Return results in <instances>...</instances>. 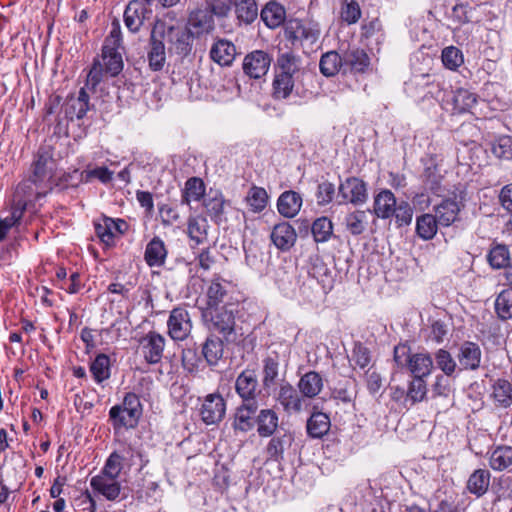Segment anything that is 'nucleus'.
I'll return each instance as SVG.
<instances>
[{"mask_svg":"<svg viewBox=\"0 0 512 512\" xmlns=\"http://www.w3.org/2000/svg\"><path fill=\"white\" fill-rule=\"evenodd\" d=\"M492 152L499 159L511 160L512 138L509 136L498 138L492 145Z\"/></svg>","mask_w":512,"mask_h":512,"instance_id":"nucleus-62","label":"nucleus"},{"mask_svg":"<svg viewBox=\"0 0 512 512\" xmlns=\"http://www.w3.org/2000/svg\"><path fill=\"white\" fill-rule=\"evenodd\" d=\"M490 466L494 470L502 471L512 464V448L508 446L497 447L490 456Z\"/></svg>","mask_w":512,"mask_h":512,"instance_id":"nucleus-46","label":"nucleus"},{"mask_svg":"<svg viewBox=\"0 0 512 512\" xmlns=\"http://www.w3.org/2000/svg\"><path fill=\"white\" fill-rule=\"evenodd\" d=\"M237 18L246 23H252L258 15V8L255 0H239L234 3Z\"/></svg>","mask_w":512,"mask_h":512,"instance_id":"nucleus-48","label":"nucleus"},{"mask_svg":"<svg viewBox=\"0 0 512 512\" xmlns=\"http://www.w3.org/2000/svg\"><path fill=\"white\" fill-rule=\"evenodd\" d=\"M492 388V396L498 406L507 408L512 405V384L508 380L497 379Z\"/></svg>","mask_w":512,"mask_h":512,"instance_id":"nucleus-40","label":"nucleus"},{"mask_svg":"<svg viewBox=\"0 0 512 512\" xmlns=\"http://www.w3.org/2000/svg\"><path fill=\"white\" fill-rule=\"evenodd\" d=\"M188 24L195 29L196 34H208L214 29L213 15L208 9L197 8L189 14Z\"/></svg>","mask_w":512,"mask_h":512,"instance_id":"nucleus-24","label":"nucleus"},{"mask_svg":"<svg viewBox=\"0 0 512 512\" xmlns=\"http://www.w3.org/2000/svg\"><path fill=\"white\" fill-rule=\"evenodd\" d=\"M457 360L460 365L459 371H475L479 369L482 360V351L480 346L472 341H464L459 346Z\"/></svg>","mask_w":512,"mask_h":512,"instance_id":"nucleus-11","label":"nucleus"},{"mask_svg":"<svg viewBox=\"0 0 512 512\" xmlns=\"http://www.w3.org/2000/svg\"><path fill=\"white\" fill-rule=\"evenodd\" d=\"M226 286L220 282V279H214L207 290L208 310L218 308L226 296Z\"/></svg>","mask_w":512,"mask_h":512,"instance_id":"nucleus-57","label":"nucleus"},{"mask_svg":"<svg viewBox=\"0 0 512 512\" xmlns=\"http://www.w3.org/2000/svg\"><path fill=\"white\" fill-rule=\"evenodd\" d=\"M495 311L501 320L512 318V289L501 291L495 300Z\"/></svg>","mask_w":512,"mask_h":512,"instance_id":"nucleus-50","label":"nucleus"},{"mask_svg":"<svg viewBox=\"0 0 512 512\" xmlns=\"http://www.w3.org/2000/svg\"><path fill=\"white\" fill-rule=\"evenodd\" d=\"M297 238L294 228L287 222H282L274 226L271 233V240L274 245L282 250H289Z\"/></svg>","mask_w":512,"mask_h":512,"instance_id":"nucleus-20","label":"nucleus"},{"mask_svg":"<svg viewBox=\"0 0 512 512\" xmlns=\"http://www.w3.org/2000/svg\"><path fill=\"white\" fill-rule=\"evenodd\" d=\"M203 205L213 221L219 223L223 220L225 200L220 193L204 198Z\"/></svg>","mask_w":512,"mask_h":512,"instance_id":"nucleus-43","label":"nucleus"},{"mask_svg":"<svg viewBox=\"0 0 512 512\" xmlns=\"http://www.w3.org/2000/svg\"><path fill=\"white\" fill-rule=\"evenodd\" d=\"M260 16L268 28L275 29L284 23L286 11L279 3L270 1L262 9Z\"/></svg>","mask_w":512,"mask_h":512,"instance_id":"nucleus-26","label":"nucleus"},{"mask_svg":"<svg viewBox=\"0 0 512 512\" xmlns=\"http://www.w3.org/2000/svg\"><path fill=\"white\" fill-rule=\"evenodd\" d=\"M89 110V94L85 88H81L77 97H70L64 104L65 116L73 120L82 119Z\"/></svg>","mask_w":512,"mask_h":512,"instance_id":"nucleus-18","label":"nucleus"},{"mask_svg":"<svg viewBox=\"0 0 512 512\" xmlns=\"http://www.w3.org/2000/svg\"><path fill=\"white\" fill-rule=\"evenodd\" d=\"M331 422L327 414L323 412H314L308 418L306 429L312 438H322L330 430Z\"/></svg>","mask_w":512,"mask_h":512,"instance_id":"nucleus-32","label":"nucleus"},{"mask_svg":"<svg viewBox=\"0 0 512 512\" xmlns=\"http://www.w3.org/2000/svg\"><path fill=\"white\" fill-rule=\"evenodd\" d=\"M223 341L212 335L203 344L202 354L210 366L216 365L223 356Z\"/></svg>","mask_w":512,"mask_h":512,"instance_id":"nucleus-39","label":"nucleus"},{"mask_svg":"<svg viewBox=\"0 0 512 512\" xmlns=\"http://www.w3.org/2000/svg\"><path fill=\"white\" fill-rule=\"evenodd\" d=\"M164 40L166 39L169 45V52L175 53L180 57H185L190 54L193 46V33L183 26H168L163 21Z\"/></svg>","mask_w":512,"mask_h":512,"instance_id":"nucleus-2","label":"nucleus"},{"mask_svg":"<svg viewBox=\"0 0 512 512\" xmlns=\"http://www.w3.org/2000/svg\"><path fill=\"white\" fill-rule=\"evenodd\" d=\"M109 417L112 421L113 427L115 429H121L134 428L141 416L137 414L132 415L127 408L120 404L115 405L110 409Z\"/></svg>","mask_w":512,"mask_h":512,"instance_id":"nucleus-29","label":"nucleus"},{"mask_svg":"<svg viewBox=\"0 0 512 512\" xmlns=\"http://www.w3.org/2000/svg\"><path fill=\"white\" fill-rule=\"evenodd\" d=\"M122 461L123 457L117 452L111 453L100 474L118 478L123 468Z\"/></svg>","mask_w":512,"mask_h":512,"instance_id":"nucleus-63","label":"nucleus"},{"mask_svg":"<svg viewBox=\"0 0 512 512\" xmlns=\"http://www.w3.org/2000/svg\"><path fill=\"white\" fill-rule=\"evenodd\" d=\"M210 316L209 329L222 335L224 341H236L235 316L226 306L207 311L204 316Z\"/></svg>","mask_w":512,"mask_h":512,"instance_id":"nucleus-3","label":"nucleus"},{"mask_svg":"<svg viewBox=\"0 0 512 512\" xmlns=\"http://www.w3.org/2000/svg\"><path fill=\"white\" fill-rule=\"evenodd\" d=\"M435 217L442 227H449L458 219L460 206L456 200L444 199L434 207Z\"/></svg>","mask_w":512,"mask_h":512,"instance_id":"nucleus-22","label":"nucleus"},{"mask_svg":"<svg viewBox=\"0 0 512 512\" xmlns=\"http://www.w3.org/2000/svg\"><path fill=\"white\" fill-rule=\"evenodd\" d=\"M277 401L283 410L291 414H300L307 408V401L305 397L297 391L290 383L282 382L277 394Z\"/></svg>","mask_w":512,"mask_h":512,"instance_id":"nucleus-5","label":"nucleus"},{"mask_svg":"<svg viewBox=\"0 0 512 512\" xmlns=\"http://www.w3.org/2000/svg\"><path fill=\"white\" fill-rule=\"evenodd\" d=\"M122 42L121 28L119 21L115 19L112 22V28L109 35L105 38L102 53L120 52Z\"/></svg>","mask_w":512,"mask_h":512,"instance_id":"nucleus-55","label":"nucleus"},{"mask_svg":"<svg viewBox=\"0 0 512 512\" xmlns=\"http://www.w3.org/2000/svg\"><path fill=\"white\" fill-rule=\"evenodd\" d=\"M141 344L144 358L149 364H157L161 361L165 346L164 336L149 332L142 338Z\"/></svg>","mask_w":512,"mask_h":512,"instance_id":"nucleus-14","label":"nucleus"},{"mask_svg":"<svg viewBox=\"0 0 512 512\" xmlns=\"http://www.w3.org/2000/svg\"><path fill=\"white\" fill-rule=\"evenodd\" d=\"M311 231L316 242H326L333 233L332 222L327 217H320L313 222Z\"/></svg>","mask_w":512,"mask_h":512,"instance_id":"nucleus-56","label":"nucleus"},{"mask_svg":"<svg viewBox=\"0 0 512 512\" xmlns=\"http://www.w3.org/2000/svg\"><path fill=\"white\" fill-rule=\"evenodd\" d=\"M344 72L364 73L370 65V57L360 48L352 47L343 51Z\"/></svg>","mask_w":512,"mask_h":512,"instance_id":"nucleus-16","label":"nucleus"},{"mask_svg":"<svg viewBox=\"0 0 512 512\" xmlns=\"http://www.w3.org/2000/svg\"><path fill=\"white\" fill-rule=\"evenodd\" d=\"M114 225L115 220L109 217H103L94 224L96 235L106 246L114 245Z\"/></svg>","mask_w":512,"mask_h":512,"instance_id":"nucleus-49","label":"nucleus"},{"mask_svg":"<svg viewBox=\"0 0 512 512\" xmlns=\"http://www.w3.org/2000/svg\"><path fill=\"white\" fill-rule=\"evenodd\" d=\"M290 444L291 437L288 436L287 434L272 437L266 447L268 459L274 461L282 460L285 448Z\"/></svg>","mask_w":512,"mask_h":512,"instance_id":"nucleus-44","label":"nucleus"},{"mask_svg":"<svg viewBox=\"0 0 512 512\" xmlns=\"http://www.w3.org/2000/svg\"><path fill=\"white\" fill-rule=\"evenodd\" d=\"M441 57L444 66L450 70H456L464 61L461 50L454 46L443 49Z\"/></svg>","mask_w":512,"mask_h":512,"instance_id":"nucleus-60","label":"nucleus"},{"mask_svg":"<svg viewBox=\"0 0 512 512\" xmlns=\"http://www.w3.org/2000/svg\"><path fill=\"white\" fill-rule=\"evenodd\" d=\"M370 211L356 210L346 215L345 227L352 235L362 234L368 225Z\"/></svg>","mask_w":512,"mask_h":512,"instance_id":"nucleus-37","label":"nucleus"},{"mask_svg":"<svg viewBox=\"0 0 512 512\" xmlns=\"http://www.w3.org/2000/svg\"><path fill=\"white\" fill-rule=\"evenodd\" d=\"M438 220L434 214L425 213L416 219V233L423 240H431L438 230Z\"/></svg>","mask_w":512,"mask_h":512,"instance_id":"nucleus-35","label":"nucleus"},{"mask_svg":"<svg viewBox=\"0 0 512 512\" xmlns=\"http://www.w3.org/2000/svg\"><path fill=\"white\" fill-rule=\"evenodd\" d=\"M510 253L508 247L498 244L488 254V261L494 269L506 268L509 266Z\"/></svg>","mask_w":512,"mask_h":512,"instance_id":"nucleus-54","label":"nucleus"},{"mask_svg":"<svg viewBox=\"0 0 512 512\" xmlns=\"http://www.w3.org/2000/svg\"><path fill=\"white\" fill-rule=\"evenodd\" d=\"M258 377L253 369L242 371L236 378L235 390L245 403L257 402Z\"/></svg>","mask_w":512,"mask_h":512,"instance_id":"nucleus-10","label":"nucleus"},{"mask_svg":"<svg viewBox=\"0 0 512 512\" xmlns=\"http://www.w3.org/2000/svg\"><path fill=\"white\" fill-rule=\"evenodd\" d=\"M207 221L202 217H191L188 220V236L197 245L207 240Z\"/></svg>","mask_w":512,"mask_h":512,"instance_id":"nucleus-45","label":"nucleus"},{"mask_svg":"<svg viewBox=\"0 0 512 512\" xmlns=\"http://www.w3.org/2000/svg\"><path fill=\"white\" fill-rule=\"evenodd\" d=\"M91 488L109 501H115L121 492V484L117 477L98 474L90 480Z\"/></svg>","mask_w":512,"mask_h":512,"instance_id":"nucleus-13","label":"nucleus"},{"mask_svg":"<svg viewBox=\"0 0 512 512\" xmlns=\"http://www.w3.org/2000/svg\"><path fill=\"white\" fill-rule=\"evenodd\" d=\"M408 367L415 378L428 376L433 368V359L428 353H416L408 356Z\"/></svg>","mask_w":512,"mask_h":512,"instance_id":"nucleus-30","label":"nucleus"},{"mask_svg":"<svg viewBox=\"0 0 512 512\" xmlns=\"http://www.w3.org/2000/svg\"><path fill=\"white\" fill-rule=\"evenodd\" d=\"M163 20H156L149 38V50L147 60L152 71H161L166 62V50L164 44Z\"/></svg>","mask_w":512,"mask_h":512,"instance_id":"nucleus-4","label":"nucleus"},{"mask_svg":"<svg viewBox=\"0 0 512 512\" xmlns=\"http://www.w3.org/2000/svg\"><path fill=\"white\" fill-rule=\"evenodd\" d=\"M416 88H420L422 90V95L420 98L422 100H426L429 98L439 99L441 94V87L439 83H435L434 80H430L429 75H421L416 77L412 82Z\"/></svg>","mask_w":512,"mask_h":512,"instance_id":"nucleus-42","label":"nucleus"},{"mask_svg":"<svg viewBox=\"0 0 512 512\" xmlns=\"http://www.w3.org/2000/svg\"><path fill=\"white\" fill-rule=\"evenodd\" d=\"M205 194V184L198 177L189 178L182 191L181 203L190 205L192 201H199Z\"/></svg>","mask_w":512,"mask_h":512,"instance_id":"nucleus-36","label":"nucleus"},{"mask_svg":"<svg viewBox=\"0 0 512 512\" xmlns=\"http://www.w3.org/2000/svg\"><path fill=\"white\" fill-rule=\"evenodd\" d=\"M301 57L294 51L279 49L275 67L277 73L294 77L301 67Z\"/></svg>","mask_w":512,"mask_h":512,"instance_id":"nucleus-19","label":"nucleus"},{"mask_svg":"<svg viewBox=\"0 0 512 512\" xmlns=\"http://www.w3.org/2000/svg\"><path fill=\"white\" fill-rule=\"evenodd\" d=\"M279 379V361L276 357H266L263 360L262 385L270 390L277 385Z\"/></svg>","mask_w":512,"mask_h":512,"instance_id":"nucleus-38","label":"nucleus"},{"mask_svg":"<svg viewBox=\"0 0 512 512\" xmlns=\"http://www.w3.org/2000/svg\"><path fill=\"white\" fill-rule=\"evenodd\" d=\"M397 204L394 194L390 190H382L374 200V212L377 217L386 219L393 216Z\"/></svg>","mask_w":512,"mask_h":512,"instance_id":"nucleus-31","label":"nucleus"},{"mask_svg":"<svg viewBox=\"0 0 512 512\" xmlns=\"http://www.w3.org/2000/svg\"><path fill=\"white\" fill-rule=\"evenodd\" d=\"M323 385L324 383L321 375L316 371H309L299 379L297 386L305 399H313L320 394L323 389Z\"/></svg>","mask_w":512,"mask_h":512,"instance_id":"nucleus-23","label":"nucleus"},{"mask_svg":"<svg viewBox=\"0 0 512 512\" xmlns=\"http://www.w3.org/2000/svg\"><path fill=\"white\" fill-rule=\"evenodd\" d=\"M278 415L273 409H262L256 417L257 432L260 437L272 436L278 428Z\"/></svg>","mask_w":512,"mask_h":512,"instance_id":"nucleus-28","label":"nucleus"},{"mask_svg":"<svg viewBox=\"0 0 512 512\" xmlns=\"http://www.w3.org/2000/svg\"><path fill=\"white\" fill-rule=\"evenodd\" d=\"M52 163L53 153L50 147H40L32 165V175L28 180L23 181L17 186L16 193L29 197L34 192L33 186H35V194L37 196L42 195L38 191V185L50 177Z\"/></svg>","mask_w":512,"mask_h":512,"instance_id":"nucleus-1","label":"nucleus"},{"mask_svg":"<svg viewBox=\"0 0 512 512\" xmlns=\"http://www.w3.org/2000/svg\"><path fill=\"white\" fill-rule=\"evenodd\" d=\"M235 45L225 39L215 42L210 50L211 59L220 66H230L236 57Z\"/></svg>","mask_w":512,"mask_h":512,"instance_id":"nucleus-21","label":"nucleus"},{"mask_svg":"<svg viewBox=\"0 0 512 512\" xmlns=\"http://www.w3.org/2000/svg\"><path fill=\"white\" fill-rule=\"evenodd\" d=\"M286 38L294 42H306L308 44H314L317 42L320 36V30L304 24L301 20L290 19L285 25Z\"/></svg>","mask_w":512,"mask_h":512,"instance_id":"nucleus-9","label":"nucleus"},{"mask_svg":"<svg viewBox=\"0 0 512 512\" xmlns=\"http://www.w3.org/2000/svg\"><path fill=\"white\" fill-rule=\"evenodd\" d=\"M427 393L426 383L423 378H415L410 382L407 390L405 402L410 401V405L421 402Z\"/></svg>","mask_w":512,"mask_h":512,"instance_id":"nucleus-58","label":"nucleus"},{"mask_svg":"<svg viewBox=\"0 0 512 512\" xmlns=\"http://www.w3.org/2000/svg\"><path fill=\"white\" fill-rule=\"evenodd\" d=\"M258 409L257 402L245 403L239 405L234 413L232 427L235 431L246 433L253 429L256 419L254 415Z\"/></svg>","mask_w":512,"mask_h":512,"instance_id":"nucleus-15","label":"nucleus"},{"mask_svg":"<svg viewBox=\"0 0 512 512\" xmlns=\"http://www.w3.org/2000/svg\"><path fill=\"white\" fill-rule=\"evenodd\" d=\"M90 371L97 383L110 377V359L105 354H99L91 363Z\"/></svg>","mask_w":512,"mask_h":512,"instance_id":"nucleus-51","label":"nucleus"},{"mask_svg":"<svg viewBox=\"0 0 512 512\" xmlns=\"http://www.w3.org/2000/svg\"><path fill=\"white\" fill-rule=\"evenodd\" d=\"M273 97L278 100L288 98L294 88V77L277 73L273 80Z\"/></svg>","mask_w":512,"mask_h":512,"instance_id":"nucleus-41","label":"nucleus"},{"mask_svg":"<svg viewBox=\"0 0 512 512\" xmlns=\"http://www.w3.org/2000/svg\"><path fill=\"white\" fill-rule=\"evenodd\" d=\"M147 12L144 3L141 0H131L124 11V23L129 31L138 32L143 25L145 14Z\"/></svg>","mask_w":512,"mask_h":512,"instance_id":"nucleus-17","label":"nucleus"},{"mask_svg":"<svg viewBox=\"0 0 512 512\" xmlns=\"http://www.w3.org/2000/svg\"><path fill=\"white\" fill-rule=\"evenodd\" d=\"M393 216H395L396 222L399 226L409 225L412 221L413 209L408 202L400 201L395 206Z\"/></svg>","mask_w":512,"mask_h":512,"instance_id":"nucleus-64","label":"nucleus"},{"mask_svg":"<svg viewBox=\"0 0 512 512\" xmlns=\"http://www.w3.org/2000/svg\"><path fill=\"white\" fill-rule=\"evenodd\" d=\"M268 198V194L264 188L253 186L248 191L245 200L249 205L250 209L253 212L258 213L266 208Z\"/></svg>","mask_w":512,"mask_h":512,"instance_id":"nucleus-47","label":"nucleus"},{"mask_svg":"<svg viewBox=\"0 0 512 512\" xmlns=\"http://www.w3.org/2000/svg\"><path fill=\"white\" fill-rule=\"evenodd\" d=\"M302 206V198L295 191L283 192L277 201L279 213L286 218H293L298 214Z\"/></svg>","mask_w":512,"mask_h":512,"instance_id":"nucleus-25","label":"nucleus"},{"mask_svg":"<svg viewBox=\"0 0 512 512\" xmlns=\"http://www.w3.org/2000/svg\"><path fill=\"white\" fill-rule=\"evenodd\" d=\"M226 413V401L219 393L208 394L201 405L200 415L206 425L218 424Z\"/></svg>","mask_w":512,"mask_h":512,"instance_id":"nucleus-7","label":"nucleus"},{"mask_svg":"<svg viewBox=\"0 0 512 512\" xmlns=\"http://www.w3.org/2000/svg\"><path fill=\"white\" fill-rule=\"evenodd\" d=\"M167 250L159 237H154L146 246L144 259L149 267H161L166 259Z\"/></svg>","mask_w":512,"mask_h":512,"instance_id":"nucleus-27","label":"nucleus"},{"mask_svg":"<svg viewBox=\"0 0 512 512\" xmlns=\"http://www.w3.org/2000/svg\"><path fill=\"white\" fill-rule=\"evenodd\" d=\"M434 359L437 368H439L445 376L450 377L454 375L457 370V362L451 353L445 349H439L434 354Z\"/></svg>","mask_w":512,"mask_h":512,"instance_id":"nucleus-53","label":"nucleus"},{"mask_svg":"<svg viewBox=\"0 0 512 512\" xmlns=\"http://www.w3.org/2000/svg\"><path fill=\"white\" fill-rule=\"evenodd\" d=\"M105 73L110 76H117L123 69V59L121 52L102 53Z\"/></svg>","mask_w":512,"mask_h":512,"instance_id":"nucleus-59","label":"nucleus"},{"mask_svg":"<svg viewBox=\"0 0 512 512\" xmlns=\"http://www.w3.org/2000/svg\"><path fill=\"white\" fill-rule=\"evenodd\" d=\"M454 108L462 113L469 111L477 103V95L467 89L456 90L453 96Z\"/></svg>","mask_w":512,"mask_h":512,"instance_id":"nucleus-52","label":"nucleus"},{"mask_svg":"<svg viewBox=\"0 0 512 512\" xmlns=\"http://www.w3.org/2000/svg\"><path fill=\"white\" fill-rule=\"evenodd\" d=\"M339 194L344 201L354 205L362 204L367 200L366 184L359 178H347L339 186Z\"/></svg>","mask_w":512,"mask_h":512,"instance_id":"nucleus-12","label":"nucleus"},{"mask_svg":"<svg viewBox=\"0 0 512 512\" xmlns=\"http://www.w3.org/2000/svg\"><path fill=\"white\" fill-rule=\"evenodd\" d=\"M490 484V473L485 469L475 470L467 481V489L477 497L483 496Z\"/></svg>","mask_w":512,"mask_h":512,"instance_id":"nucleus-34","label":"nucleus"},{"mask_svg":"<svg viewBox=\"0 0 512 512\" xmlns=\"http://www.w3.org/2000/svg\"><path fill=\"white\" fill-rule=\"evenodd\" d=\"M167 327L168 334L173 340H185L192 330V321L189 312L182 307L174 308L170 312Z\"/></svg>","mask_w":512,"mask_h":512,"instance_id":"nucleus-6","label":"nucleus"},{"mask_svg":"<svg viewBox=\"0 0 512 512\" xmlns=\"http://www.w3.org/2000/svg\"><path fill=\"white\" fill-rule=\"evenodd\" d=\"M319 69L326 77L336 75L341 69L344 70L343 53L341 55L336 51L324 53L320 58Z\"/></svg>","mask_w":512,"mask_h":512,"instance_id":"nucleus-33","label":"nucleus"},{"mask_svg":"<svg viewBox=\"0 0 512 512\" xmlns=\"http://www.w3.org/2000/svg\"><path fill=\"white\" fill-rule=\"evenodd\" d=\"M272 57L264 50H254L248 53L243 60L244 73L253 79L265 76L270 68Z\"/></svg>","mask_w":512,"mask_h":512,"instance_id":"nucleus-8","label":"nucleus"},{"mask_svg":"<svg viewBox=\"0 0 512 512\" xmlns=\"http://www.w3.org/2000/svg\"><path fill=\"white\" fill-rule=\"evenodd\" d=\"M361 17V9L357 1L345 0L341 7V19L348 24H355Z\"/></svg>","mask_w":512,"mask_h":512,"instance_id":"nucleus-61","label":"nucleus"}]
</instances>
